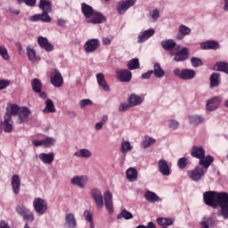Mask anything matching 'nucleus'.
I'll return each mask as SVG.
<instances>
[{"instance_id":"f257e3e1","label":"nucleus","mask_w":228,"mask_h":228,"mask_svg":"<svg viewBox=\"0 0 228 228\" xmlns=\"http://www.w3.org/2000/svg\"><path fill=\"white\" fill-rule=\"evenodd\" d=\"M227 194L228 193L225 191L218 192L215 191H208L203 193V200L206 206L216 209Z\"/></svg>"},{"instance_id":"f03ea898","label":"nucleus","mask_w":228,"mask_h":228,"mask_svg":"<svg viewBox=\"0 0 228 228\" xmlns=\"http://www.w3.org/2000/svg\"><path fill=\"white\" fill-rule=\"evenodd\" d=\"M174 74L180 79H183V81H190L191 79H193L195 76H197V72H195V70L193 69H181L179 68L175 69Z\"/></svg>"},{"instance_id":"7ed1b4c3","label":"nucleus","mask_w":228,"mask_h":228,"mask_svg":"<svg viewBox=\"0 0 228 228\" xmlns=\"http://www.w3.org/2000/svg\"><path fill=\"white\" fill-rule=\"evenodd\" d=\"M136 4V0H121L118 3L117 12L118 15H124L126 12Z\"/></svg>"},{"instance_id":"20e7f679","label":"nucleus","mask_w":228,"mask_h":228,"mask_svg":"<svg viewBox=\"0 0 228 228\" xmlns=\"http://www.w3.org/2000/svg\"><path fill=\"white\" fill-rule=\"evenodd\" d=\"M187 175L190 179H191V181L198 182L200 181L204 175H206V171H204V168L200 167H196L194 169L189 170L187 172Z\"/></svg>"},{"instance_id":"39448f33","label":"nucleus","mask_w":228,"mask_h":228,"mask_svg":"<svg viewBox=\"0 0 228 228\" xmlns=\"http://www.w3.org/2000/svg\"><path fill=\"white\" fill-rule=\"evenodd\" d=\"M33 206L36 213L44 215L47 211V202L42 198H36L33 201Z\"/></svg>"},{"instance_id":"423d86ee","label":"nucleus","mask_w":228,"mask_h":228,"mask_svg":"<svg viewBox=\"0 0 228 228\" xmlns=\"http://www.w3.org/2000/svg\"><path fill=\"white\" fill-rule=\"evenodd\" d=\"M98 47H101V42L97 38L89 39L84 45L85 52L88 54L95 53Z\"/></svg>"},{"instance_id":"0eeeda50","label":"nucleus","mask_w":228,"mask_h":228,"mask_svg":"<svg viewBox=\"0 0 228 228\" xmlns=\"http://www.w3.org/2000/svg\"><path fill=\"white\" fill-rule=\"evenodd\" d=\"M2 129L4 133H12L13 131V120L10 113H5L4 121L1 122Z\"/></svg>"},{"instance_id":"6e6552de","label":"nucleus","mask_w":228,"mask_h":228,"mask_svg":"<svg viewBox=\"0 0 228 228\" xmlns=\"http://www.w3.org/2000/svg\"><path fill=\"white\" fill-rule=\"evenodd\" d=\"M116 76L120 83H129L133 79V73L129 69H118Z\"/></svg>"},{"instance_id":"1a4fd4ad","label":"nucleus","mask_w":228,"mask_h":228,"mask_svg":"<svg viewBox=\"0 0 228 228\" xmlns=\"http://www.w3.org/2000/svg\"><path fill=\"white\" fill-rule=\"evenodd\" d=\"M88 24H102L106 22V18L102 12L94 11L91 17L87 20Z\"/></svg>"},{"instance_id":"9d476101","label":"nucleus","mask_w":228,"mask_h":228,"mask_svg":"<svg viewBox=\"0 0 228 228\" xmlns=\"http://www.w3.org/2000/svg\"><path fill=\"white\" fill-rule=\"evenodd\" d=\"M51 83L56 88H60L63 85V77H61V73L60 70L55 69L50 77Z\"/></svg>"},{"instance_id":"9b49d317","label":"nucleus","mask_w":228,"mask_h":228,"mask_svg":"<svg viewBox=\"0 0 228 228\" xmlns=\"http://www.w3.org/2000/svg\"><path fill=\"white\" fill-rule=\"evenodd\" d=\"M37 44L41 49L46 51V53H51V51H54V45L49 42L47 37H37Z\"/></svg>"},{"instance_id":"f8f14e48","label":"nucleus","mask_w":228,"mask_h":228,"mask_svg":"<svg viewBox=\"0 0 228 228\" xmlns=\"http://www.w3.org/2000/svg\"><path fill=\"white\" fill-rule=\"evenodd\" d=\"M159 172L162 174V175H170L172 174V169H170V166H168V162L167 160L161 159L158 162Z\"/></svg>"},{"instance_id":"ddd939ff","label":"nucleus","mask_w":228,"mask_h":228,"mask_svg":"<svg viewBox=\"0 0 228 228\" xmlns=\"http://www.w3.org/2000/svg\"><path fill=\"white\" fill-rule=\"evenodd\" d=\"M104 204L109 213H113V194L110 191H106L104 195Z\"/></svg>"},{"instance_id":"4468645a","label":"nucleus","mask_w":228,"mask_h":228,"mask_svg":"<svg viewBox=\"0 0 228 228\" xmlns=\"http://www.w3.org/2000/svg\"><path fill=\"white\" fill-rule=\"evenodd\" d=\"M220 102H222L220 96H215L208 100L206 105L208 111H215V110H217L218 106H220Z\"/></svg>"},{"instance_id":"2eb2a0df","label":"nucleus","mask_w":228,"mask_h":228,"mask_svg":"<svg viewBox=\"0 0 228 228\" xmlns=\"http://www.w3.org/2000/svg\"><path fill=\"white\" fill-rule=\"evenodd\" d=\"M200 48L203 51H216L217 49H220V44L216 41L209 40L206 41L200 44Z\"/></svg>"},{"instance_id":"dca6fc26","label":"nucleus","mask_w":228,"mask_h":228,"mask_svg":"<svg viewBox=\"0 0 228 228\" xmlns=\"http://www.w3.org/2000/svg\"><path fill=\"white\" fill-rule=\"evenodd\" d=\"M191 156L200 160L206 156V150H204L202 146H193L191 148Z\"/></svg>"},{"instance_id":"f3484780","label":"nucleus","mask_w":228,"mask_h":228,"mask_svg":"<svg viewBox=\"0 0 228 228\" xmlns=\"http://www.w3.org/2000/svg\"><path fill=\"white\" fill-rule=\"evenodd\" d=\"M96 80L99 85L104 90V92H111V88H110V85L106 82V77H104V74L98 73L96 75Z\"/></svg>"},{"instance_id":"a211bd4d","label":"nucleus","mask_w":228,"mask_h":228,"mask_svg":"<svg viewBox=\"0 0 228 228\" xmlns=\"http://www.w3.org/2000/svg\"><path fill=\"white\" fill-rule=\"evenodd\" d=\"M12 188L15 195L20 193V176L19 175H13L11 181Z\"/></svg>"},{"instance_id":"6ab92c4d","label":"nucleus","mask_w":228,"mask_h":228,"mask_svg":"<svg viewBox=\"0 0 228 228\" xmlns=\"http://www.w3.org/2000/svg\"><path fill=\"white\" fill-rule=\"evenodd\" d=\"M154 33H156V30H154V28H150L148 30L141 32L138 36V44H143V42L149 40L151 37H154Z\"/></svg>"},{"instance_id":"aec40b11","label":"nucleus","mask_w":228,"mask_h":228,"mask_svg":"<svg viewBox=\"0 0 228 228\" xmlns=\"http://www.w3.org/2000/svg\"><path fill=\"white\" fill-rule=\"evenodd\" d=\"M65 225L69 228H77V221L76 220V216L72 213L66 214L65 216Z\"/></svg>"},{"instance_id":"412c9836","label":"nucleus","mask_w":228,"mask_h":228,"mask_svg":"<svg viewBox=\"0 0 228 228\" xmlns=\"http://www.w3.org/2000/svg\"><path fill=\"white\" fill-rule=\"evenodd\" d=\"M209 87L210 88H218L220 86V83H222V80L220 78V73L214 72L210 75L209 77Z\"/></svg>"},{"instance_id":"4be33fe9","label":"nucleus","mask_w":228,"mask_h":228,"mask_svg":"<svg viewBox=\"0 0 228 228\" xmlns=\"http://www.w3.org/2000/svg\"><path fill=\"white\" fill-rule=\"evenodd\" d=\"M188 56H190V50L188 48H183L175 53V61H184L188 60Z\"/></svg>"},{"instance_id":"5701e85b","label":"nucleus","mask_w":228,"mask_h":228,"mask_svg":"<svg viewBox=\"0 0 228 228\" xmlns=\"http://www.w3.org/2000/svg\"><path fill=\"white\" fill-rule=\"evenodd\" d=\"M219 208H221V216L224 220H228V194L224 197L223 201L219 203Z\"/></svg>"},{"instance_id":"b1692460","label":"nucleus","mask_w":228,"mask_h":228,"mask_svg":"<svg viewBox=\"0 0 228 228\" xmlns=\"http://www.w3.org/2000/svg\"><path fill=\"white\" fill-rule=\"evenodd\" d=\"M188 120L191 126L197 127L200 124H204L206 119L200 115H191L188 117Z\"/></svg>"},{"instance_id":"393cba45","label":"nucleus","mask_w":228,"mask_h":228,"mask_svg":"<svg viewBox=\"0 0 228 228\" xmlns=\"http://www.w3.org/2000/svg\"><path fill=\"white\" fill-rule=\"evenodd\" d=\"M81 12L84 17H86V19L88 20V19L92 17V14L94 13V12H95V10H94V7H92L91 5H88V4L82 3Z\"/></svg>"},{"instance_id":"a878e982","label":"nucleus","mask_w":228,"mask_h":228,"mask_svg":"<svg viewBox=\"0 0 228 228\" xmlns=\"http://www.w3.org/2000/svg\"><path fill=\"white\" fill-rule=\"evenodd\" d=\"M213 161H215V158H213V156L208 155L206 157V155H204L202 159H200V165H201V167L205 168V171L208 172V168L211 167Z\"/></svg>"},{"instance_id":"bb28decb","label":"nucleus","mask_w":228,"mask_h":228,"mask_svg":"<svg viewBox=\"0 0 228 228\" xmlns=\"http://www.w3.org/2000/svg\"><path fill=\"white\" fill-rule=\"evenodd\" d=\"M144 199L148 201V202H161V198H159V196H158V194H156L154 191H147L144 193Z\"/></svg>"},{"instance_id":"cd10ccee","label":"nucleus","mask_w":228,"mask_h":228,"mask_svg":"<svg viewBox=\"0 0 228 228\" xmlns=\"http://www.w3.org/2000/svg\"><path fill=\"white\" fill-rule=\"evenodd\" d=\"M40 161L46 165H51L54 161V153H41L38 156Z\"/></svg>"},{"instance_id":"c85d7f7f","label":"nucleus","mask_w":228,"mask_h":228,"mask_svg":"<svg viewBox=\"0 0 228 228\" xmlns=\"http://www.w3.org/2000/svg\"><path fill=\"white\" fill-rule=\"evenodd\" d=\"M126 178L130 183H134V181H138V171L134 167H129L126 170Z\"/></svg>"},{"instance_id":"c756f323","label":"nucleus","mask_w":228,"mask_h":228,"mask_svg":"<svg viewBox=\"0 0 228 228\" xmlns=\"http://www.w3.org/2000/svg\"><path fill=\"white\" fill-rule=\"evenodd\" d=\"M214 70H217L218 72H224V74H228V62L217 61L214 66Z\"/></svg>"},{"instance_id":"7c9ffc66","label":"nucleus","mask_w":228,"mask_h":228,"mask_svg":"<svg viewBox=\"0 0 228 228\" xmlns=\"http://www.w3.org/2000/svg\"><path fill=\"white\" fill-rule=\"evenodd\" d=\"M45 108L43 110L45 114L47 113H56V108L54 107V102L51 99H46L45 102Z\"/></svg>"},{"instance_id":"2f4dec72","label":"nucleus","mask_w":228,"mask_h":228,"mask_svg":"<svg viewBox=\"0 0 228 228\" xmlns=\"http://www.w3.org/2000/svg\"><path fill=\"white\" fill-rule=\"evenodd\" d=\"M29 115H31L29 109L28 107H23L19 114L20 124H22V122H27Z\"/></svg>"},{"instance_id":"473e14b6","label":"nucleus","mask_w":228,"mask_h":228,"mask_svg":"<svg viewBox=\"0 0 228 228\" xmlns=\"http://www.w3.org/2000/svg\"><path fill=\"white\" fill-rule=\"evenodd\" d=\"M39 8L43 12H53V4L49 0H40Z\"/></svg>"},{"instance_id":"72a5a7b5","label":"nucleus","mask_w":228,"mask_h":228,"mask_svg":"<svg viewBox=\"0 0 228 228\" xmlns=\"http://www.w3.org/2000/svg\"><path fill=\"white\" fill-rule=\"evenodd\" d=\"M128 102H130L133 108L134 106H139V104H142V102H143V99H142V96H139L136 94H131L128 97Z\"/></svg>"},{"instance_id":"f704fd0d","label":"nucleus","mask_w":228,"mask_h":228,"mask_svg":"<svg viewBox=\"0 0 228 228\" xmlns=\"http://www.w3.org/2000/svg\"><path fill=\"white\" fill-rule=\"evenodd\" d=\"M27 55L29 61H31L32 63H35V61H39L40 60V57L37 56V52L35 51V49L29 46L27 47Z\"/></svg>"},{"instance_id":"c9c22d12","label":"nucleus","mask_w":228,"mask_h":228,"mask_svg":"<svg viewBox=\"0 0 228 228\" xmlns=\"http://www.w3.org/2000/svg\"><path fill=\"white\" fill-rule=\"evenodd\" d=\"M191 33V29L184 25H181L179 28V33L177 35L178 40H183L186 35H190Z\"/></svg>"},{"instance_id":"e433bc0d","label":"nucleus","mask_w":228,"mask_h":228,"mask_svg":"<svg viewBox=\"0 0 228 228\" xmlns=\"http://www.w3.org/2000/svg\"><path fill=\"white\" fill-rule=\"evenodd\" d=\"M175 45H177V44H175L172 39L161 42V46L165 51H174V49H175Z\"/></svg>"},{"instance_id":"4c0bfd02","label":"nucleus","mask_w":228,"mask_h":228,"mask_svg":"<svg viewBox=\"0 0 228 228\" xmlns=\"http://www.w3.org/2000/svg\"><path fill=\"white\" fill-rule=\"evenodd\" d=\"M31 86H32L33 92H35L36 94H40V92H42V81H40V79L38 78L32 79Z\"/></svg>"},{"instance_id":"58836bf2","label":"nucleus","mask_w":228,"mask_h":228,"mask_svg":"<svg viewBox=\"0 0 228 228\" xmlns=\"http://www.w3.org/2000/svg\"><path fill=\"white\" fill-rule=\"evenodd\" d=\"M157 224L162 227H168L170 225H174V220L170 218L159 217L157 218Z\"/></svg>"},{"instance_id":"ea45409f","label":"nucleus","mask_w":228,"mask_h":228,"mask_svg":"<svg viewBox=\"0 0 228 228\" xmlns=\"http://www.w3.org/2000/svg\"><path fill=\"white\" fill-rule=\"evenodd\" d=\"M153 74L155 77H163L165 76V70L161 69V65L158 62L154 64Z\"/></svg>"},{"instance_id":"a19ab883","label":"nucleus","mask_w":228,"mask_h":228,"mask_svg":"<svg viewBox=\"0 0 228 228\" xmlns=\"http://www.w3.org/2000/svg\"><path fill=\"white\" fill-rule=\"evenodd\" d=\"M129 151H133V146L131 145V142L129 141H122L121 147H120V152L122 154H126L129 152Z\"/></svg>"},{"instance_id":"79ce46f5","label":"nucleus","mask_w":228,"mask_h":228,"mask_svg":"<svg viewBox=\"0 0 228 228\" xmlns=\"http://www.w3.org/2000/svg\"><path fill=\"white\" fill-rule=\"evenodd\" d=\"M71 184H76L78 188H85V176H75L71 179Z\"/></svg>"},{"instance_id":"37998d69","label":"nucleus","mask_w":228,"mask_h":228,"mask_svg":"<svg viewBox=\"0 0 228 228\" xmlns=\"http://www.w3.org/2000/svg\"><path fill=\"white\" fill-rule=\"evenodd\" d=\"M74 156L77 158H92V152L86 149H82L79 151L75 152Z\"/></svg>"},{"instance_id":"c03bdc74","label":"nucleus","mask_w":228,"mask_h":228,"mask_svg":"<svg viewBox=\"0 0 228 228\" xmlns=\"http://www.w3.org/2000/svg\"><path fill=\"white\" fill-rule=\"evenodd\" d=\"M127 68L129 70H136V69H140V61L138 59H132L128 61Z\"/></svg>"},{"instance_id":"a18cd8bd","label":"nucleus","mask_w":228,"mask_h":228,"mask_svg":"<svg viewBox=\"0 0 228 228\" xmlns=\"http://www.w3.org/2000/svg\"><path fill=\"white\" fill-rule=\"evenodd\" d=\"M118 220L125 218V220H131L133 218V214L126 209H123L120 214L117 216Z\"/></svg>"},{"instance_id":"49530a36","label":"nucleus","mask_w":228,"mask_h":228,"mask_svg":"<svg viewBox=\"0 0 228 228\" xmlns=\"http://www.w3.org/2000/svg\"><path fill=\"white\" fill-rule=\"evenodd\" d=\"M152 143H156V139L152 137H145V139L142 142V148L149 149V147H151Z\"/></svg>"},{"instance_id":"de8ad7c7","label":"nucleus","mask_w":228,"mask_h":228,"mask_svg":"<svg viewBox=\"0 0 228 228\" xmlns=\"http://www.w3.org/2000/svg\"><path fill=\"white\" fill-rule=\"evenodd\" d=\"M54 143H56V140H54V138L53 137H46L45 139L43 140V145L46 149L49 147H53Z\"/></svg>"},{"instance_id":"09e8293b","label":"nucleus","mask_w":228,"mask_h":228,"mask_svg":"<svg viewBox=\"0 0 228 228\" xmlns=\"http://www.w3.org/2000/svg\"><path fill=\"white\" fill-rule=\"evenodd\" d=\"M0 56L3 58V60H5V61L10 60V55L8 54V49H6V47L1 45H0Z\"/></svg>"},{"instance_id":"8fccbe9b","label":"nucleus","mask_w":228,"mask_h":228,"mask_svg":"<svg viewBox=\"0 0 228 228\" xmlns=\"http://www.w3.org/2000/svg\"><path fill=\"white\" fill-rule=\"evenodd\" d=\"M26 222H35V216L31 210H27V212L22 216Z\"/></svg>"},{"instance_id":"3c124183","label":"nucleus","mask_w":228,"mask_h":228,"mask_svg":"<svg viewBox=\"0 0 228 228\" xmlns=\"http://www.w3.org/2000/svg\"><path fill=\"white\" fill-rule=\"evenodd\" d=\"M20 110V108H19V105L12 104V105H11L10 111L7 109V112L6 113H10L11 117H12V115H13V116L19 115Z\"/></svg>"},{"instance_id":"603ef678","label":"nucleus","mask_w":228,"mask_h":228,"mask_svg":"<svg viewBox=\"0 0 228 228\" xmlns=\"http://www.w3.org/2000/svg\"><path fill=\"white\" fill-rule=\"evenodd\" d=\"M191 63L192 65V67H202V65H204V62H202V60H200V58L198 57H192L191 59Z\"/></svg>"},{"instance_id":"864d4df0","label":"nucleus","mask_w":228,"mask_h":228,"mask_svg":"<svg viewBox=\"0 0 228 228\" xmlns=\"http://www.w3.org/2000/svg\"><path fill=\"white\" fill-rule=\"evenodd\" d=\"M95 204H96V208H98V209H102V208H104V200L102 199V196H100L98 198H93Z\"/></svg>"},{"instance_id":"5fc2aeb1","label":"nucleus","mask_w":228,"mask_h":228,"mask_svg":"<svg viewBox=\"0 0 228 228\" xmlns=\"http://www.w3.org/2000/svg\"><path fill=\"white\" fill-rule=\"evenodd\" d=\"M178 167L181 168V170H183V168H186L187 165H188V159L186 158H181L178 159L177 162Z\"/></svg>"},{"instance_id":"6e6d98bb","label":"nucleus","mask_w":228,"mask_h":228,"mask_svg":"<svg viewBox=\"0 0 228 228\" xmlns=\"http://www.w3.org/2000/svg\"><path fill=\"white\" fill-rule=\"evenodd\" d=\"M40 19L42 22H51V20H53L47 12H43V13L40 14Z\"/></svg>"},{"instance_id":"4d7b16f0","label":"nucleus","mask_w":228,"mask_h":228,"mask_svg":"<svg viewBox=\"0 0 228 228\" xmlns=\"http://www.w3.org/2000/svg\"><path fill=\"white\" fill-rule=\"evenodd\" d=\"M84 216L86 222H89V224H94V214L92 212H90L89 210H86L84 212Z\"/></svg>"},{"instance_id":"13d9d810","label":"nucleus","mask_w":228,"mask_h":228,"mask_svg":"<svg viewBox=\"0 0 228 228\" xmlns=\"http://www.w3.org/2000/svg\"><path fill=\"white\" fill-rule=\"evenodd\" d=\"M29 209L26 208V207L24 206H18L16 207V212L18 213V215H20V216H22L23 215H25Z\"/></svg>"},{"instance_id":"bf43d9fd","label":"nucleus","mask_w":228,"mask_h":228,"mask_svg":"<svg viewBox=\"0 0 228 228\" xmlns=\"http://www.w3.org/2000/svg\"><path fill=\"white\" fill-rule=\"evenodd\" d=\"M93 102L90 99H84L80 101L79 105L80 108L83 110L84 108H86V106H92Z\"/></svg>"},{"instance_id":"052dcab7","label":"nucleus","mask_w":228,"mask_h":228,"mask_svg":"<svg viewBox=\"0 0 228 228\" xmlns=\"http://www.w3.org/2000/svg\"><path fill=\"white\" fill-rule=\"evenodd\" d=\"M129 108H133V106L129 103L123 102L119 105L118 111H127Z\"/></svg>"},{"instance_id":"680f3d73","label":"nucleus","mask_w":228,"mask_h":228,"mask_svg":"<svg viewBox=\"0 0 228 228\" xmlns=\"http://www.w3.org/2000/svg\"><path fill=\"white\" fill-rule=\"evenodd\" d=\"M91 196L93 197V199H97L99 197H102V193H101L99 189H92Z\"/></svg>"},{"instance_id":"e2e57ef3","label":"nucleus","mask_w":228,"mask_h":228,"mask_svg":"<svg viewBox=\"0 0 228 228\" xmlns=\"http://www.w3.org/2000/svg\"><path fill=\"white\" fill-rule=\"evenodd\" d=\"M10 85V80L1 79L0 80V90H4V88H8Z\"/></svg>"},{"instance_id":"0e129e2a","label":"nucleus","mask_w":228,"mask_h":228,"mask_svg":"<svg viewBox=\"0 0 228 228\" xmlns=\"http://www.w3.org/2000/svg\"><path fill=\"white\" fill-rule=\"evenodd\" d=\"M169 127H171V129H177L179 127V122L172 119L169 121Z\"/></svg>"},{"instance_id":"69168bd1","label":"nucleus","mask_w":228,"mask_h":228,"mask_svg":"<svg viewBox=\"0 0 228 228\" xmlns=\"http://www.w3.org/2000/svg\"><path fill=\"white\" fill-rule=\"evenodd\" d=\"M151 19H153V20H158V19H159V11L158 9L153 10Z\"/></svg>"},{"instance_id":"338daca9","label":"nucleus","mask_w":228,"mask_h":228,"mask_svg":"<svg viewBox=\"0 0 228 228\" xmlns=\"http://www.w3.org/2000/svg\"><path fill=\"white\" fill-rule=\"evenodd\" d=\"M21 3H25L27 6H35V4H37V0H21Z\"/></svg>"},{"instance_id":"774afa93","label":"nucleus","mask_w":228,"mask_h":228,"mask_svg":"<svg viewBox=\"0 0 228 228\" xmlns=\"http://www.w3.org/2000/svg\"><path fill=\"white\" fill-rule=\"evenodd\" d=\"M152 74H154V71L153 70H149L148 72L143 73L142 75V79H149L151 77V76H152Z\"/></svg>"}]
</instances>
